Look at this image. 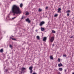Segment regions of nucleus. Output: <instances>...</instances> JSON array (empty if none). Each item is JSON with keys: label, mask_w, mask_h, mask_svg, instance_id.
<instances>
[{"label": "nucleus", "mask_w": 74, "mask_h": 74, "mask_svg": "<svg viewBox=\"0 0 74 74\" xmlns=\"http://www.w3.org/2000/svg\"><path fill=\"white\" fill-rule=\"evenodd\" d=\"M13 40H14V41H16V39L15 38H13Z\"/></svg>", "instance_id": "30"}, {"label": "nucleus", "mask_w": 74, "mask_h": 74, "mask_svg": "<svg viewBox=\"0 0 74 74\" xmlns=\"http://www.w3.org/2000/svg\"><path fill=\"white\" fill-rule=\"evenodd\" d=\"M54 40H55V37L54 36H52L50 39V41L51 42H53Z\"/></svg>", "instance_id": "2"}, {"label": "nucleus", "mask_w": 74, "mask_h": 74, "mask_svg": "<svg viewBox=\"0 0 74 74\" xmlns=\"http://www.w3.org/2000/svg\"><path fill=\"white\" fill-rule=\"evenodd\" d=\"M73 36L70 37V38H73Z\"/></svg>", "instance_id": "31"}, {"label": "nucleus", "mask_w": 74, "mask_h": 74, "mask_svg": "<svg viewBox=\"0 0 74 74\" xmlns=\"http://www.w3.org/2000/svg\"><path fill=\"white\" fill-rule=\"evenodd\" d=\"M21 71H24L26 70V68L24 67L21 68Z\"/></svg>", "instance_id": "4"}, {"label": "nucleus", "mask_w": 74, "mask_h": 74, "mask_svg": "<svg viewBox=\"0 0 74 74\" xmlns=\"http://www.w3.org/2000/svg\"><path fill=\"white\" fill-rule=\"evenodd\" d=\"M36 32H37V30H36Z\"/></svg>", "instance_id": "38"}, {"label": "nucleus", "mask_w": 74, "mask_h": 74, "mask_svg": "<svg viewBox=\"0 0 74 74\" xmlns=\"http://www.w3.org/2000/svg\"><path fill=\"white\" fill-rule=\"evenodd\" d=\"M45 24V22L44 21H41L40 22L39 25L40 26H42L43 25Z\"/></svg>", "instance_id": "3"}, {"label": "nucleus", "mask_w": 74, "mask_h": 74, "mask_svg": "<svg viewBox=\"0 0 74 74\" xmlns=\"http://www.w3.org/2000/svg\"><path fill=\"white\" fill-rule=\"evenodd\" d=\"M12 11L13 13H14L13 15H15V14H21V12L20 11L19 8L17 6L14 5L12 8Z\"/></svg>", "instance_id": "1"}, {"label": "nucleus", "mask_w": 74, "mask_h": 74, "mask_svg": "<svg viewBox=\"0 0 74 74\" xmlns=\"http://www.w3.org/2000/svg\"><path fill=\"white\" fill-rule=\"evenodd\" d=\"M10 40H13V38L11 37H10Z\"/></svg>", "instance_id": "28"}, {"label": "nucleus", "mask_w": 74, "mask_h": 74, "mask_svg": "<svg viewBox=\"0 0 74 74\" xmlns=\"http://www.w3.org/2000/svg\"><path fill=\"white\" fill-rule=\"evenodd\" d=\"M3 49H1L0 50V52H1V53H3Z\"/></svg>", "instance_id": "12"}, {"label": "nucleus", "mask_w": 74, "mask_h": 74, "mask_svg": "<svg viewBox=\"0 0 74 74\" xmlns=\"http://www.w3.org/2000/svg\"><path fill=\"white\" fill-rule=\"evenodd\" d=\"M29 20V19L28 18H27V19H26V22H28V21Z\"/></svg>", "instance_id": "24"}, {"label": "nucleus", "mask_w": 74, "mask_h": 74, "mask_svg": "<svg viewBox=\"0 0 74 74\" xmlns=\"http://www.w3.org/2000/svg\"><path fill=\"white\" fill-rule=\"evenodd\" d=\"M23 18H24V17L22 16V18H21V19H23Z\"/></svg>", "instance_id": "35"}, {"label": "nucleus", "mask_w": 74, "mask_h": 74, "mask_svg": "<svg viewBox=\"0 0 74 74\" xmlns=\"http://www.w3.org/2000/svg\"><path fill=\"white\" fill-rule=\"evenodd\" d=\"M63 66V65L61 63H60L58 64V67H61V66Z\"/></svg>", "instance_id": "9"}, {"label": "nucleus", "mask_w": 74, "mask_h": 74, "mask_svg": "<svg viewBox=\"0 0 74 74\" xmlns=\"http://www.w3.org/2000/svg\"><path fill=\"white\" fill-rule=\"evenodd\" d=\"M54 45H54V44H53V45H52L53 47H54Z\"/></svg>", "instance_id": "34"}, {"label": "nucleus", "mask_w": 74, "mask_h": 74, "mask_svg": "<svg viewBox=\"0 0 74 74\" xmlns=\"http://www.w3.org/2000/svg\"><path fill=\"white\" fill-rule=\"evenodd\" d=\"M49 58L51 60H53V57L52 56H51Z\"/></svg>", "instance_id": "8"}, {"label": "nucleus", "mask_w": 74, "mask_h": 74, "mask_svg": "<svg viewBox=\"0 0 74 74\" xmlns=\"http://www.w3.org/2000/svg\"><path fill=\"white\" fill-rule=\"evenodd\" d=\"M58 61L59 62H60V59L58 58Z\"/></svg>", "instance_id": "21"}, {"label": "nucleus", "mask_w": 74, "mask_h": 74, "mask_svg": "<svg viewBox=\"0 0 74 74\" xmlns=\"http://www.w3.org/2000/svg\"><path fill=\"white\" fill-rule=\"evenodd\" d=\"M10 48H12V46L11 45H10Z\"/></svg>", "instance_id": "27"}, {"label": "nucleus", "mask_w": 74, "mask_h": 74, "mask_svg": "<svg viewBox=\"0 0 74 74\" xmlns=\"http://www.w3.org/2000/svg\"><path fill=\"white\" fill-rule=\"evenodd\" d=\"M8 70L7 69H6L5 70V71L6 72V73H7V71H8Z\"/></svg>", "instance_id": "17"}, {"label": "nucleus", "mask_w": 74, "mask_h": 74, "mask_svg": "<svg viewBox=\"0 0 74 74\" xmlns=\"http://www.w3.org/2000/svg\"><path fill=\"white\" fill-rule=\"evenodd\" d=\"M64 72H65V73H66V69L64 70Z\"/></svg>", "instance_id": "37"}, {"label": "nucleus", "mask_w": 74, "mask_h": 74, "mask_svg": "<svg viewBox=\"0 0 74 74\" xmlns=\"http://www.w3.org/2000/svg\"><path fill=\"white\" fill-rule=\"evenodd\" d=\"M36 38L38 40H40V36H36Z\"/></svg>", "instance_id": "13"}, {"label": "nucleus", "mask_w": 74, "mask_h": 74, "mask_svg": "<svg viewBox=\"0 0 74 74\" xmlns=\"http://www.w3.org/2000/svg\"><path fill=\"white\" fill-rule=\"evenodd\" d=\"M58 16V14H56L54 15V17H57V16Z\"/></svg>", "instance_id": "16"}, {"label": "nucleus", "mask_w": 74, "mask_h": 74, "mask_svg": "<svg viewBox=\"0 0 74 74\" xmlns=\"http://www.w3.org/2000/svg\"><path fill=\"white\" fill-rule=\"evenodd\" d=\"M30 73L32 74L33 73V70H30Z\"/></svg>", "instance_id": "15"}, {"label": "nucleus", "mask_w": 74, "mask_h": 74, "mask_svg": "<svg viewBox=\"0 0 74 74\" xmlns=\"http://www.w3.org/2000/svg\"><path fill=\"white\" fill-rule=\"evenodd\" d=\"M59 71H62L63 70V68H59Z\"/></svg>", "instance_id": "10"}, {"label": "nucleus", "mask_w": 74, "mask_h": 74, "mask_svg": "<svg viewBox=\"0 0 74 74\" xmlns=\"http://www.w3.org/2000/svg\"><path fill=\"white\" fill-rule=\"evenodd\" d=\"M69 15H70V14H69V13L67 14V16H69Z\"/></svg>", "instance_id": "29"}, {"label": "nucleus", "mask_w": 74, "mask_h": 74, "mask_svg": "<svg viewBox=\"0 0 74 74\" xmlns=\"http://www.w3.org/2000/svg\"><path fill=\"white\" fill-rule=\"evenodd\" d=\"M58 74H62L61 73H60V72H59L58 73Z\"/></svg>", "instance_id": "33"}, {"label": "nucleus", "mask_w": 74, "mask_h": 74, "mask_svg": "<svg viewBox=\"0 0 74 74\" xmlns=\"http://www.w3.org/2000/svg\"><path fill=\"white\" fill-rule=\"evenodd\" d=\"M32 74H37L36 73H32Z\"/></svg>", "instance_id": "36"}, {"label": "nucleus", "mask_w": 74, "mask_h": 74, "mask_svg": "<svg viewBox=\"0 0 74 74\" xmlns=\"http://www.w3.org/2000/svg\"><path fill=\"white\" fill-rule=\"evenodd\" d=\"M48 8V7H46V10H47Z\"/></svg>", "instance_id": "32"}, {"label": "nucleus", "mask_w": 74, "mask_h": 74, "mask_svg": "<svg viewBox=\"0 0 74 74\" xmlns=\"http://www.w3.org/2000/svg\"><path fill=\"white\" fill-rule=\"evenodd\" d=\"M42 11V10L40 8L39 9L38 11L39 12H41Z\"/></svg>", "instance_id": "19"}, {"label": "nucleus", "mask_w": 74, "mask_h": 74, "mask_svg": "<svg viewBox=\"0 0 74 74\" xmlns=\"http://www.w3.org/2000/svg\"><path fill=\"white\" fill-rule=\"evenodd\" d=\"M61 8H59L58 9V11L57 12H58V13H60L61 12Z\"/></svg>", "instance_id": "5"}, {"label": "nucleus", "mask_w": 74, "mask_h": 74, "mask_svg": "<svg viewBox=\"0 0 74 74\" xmlns=\"http://www.w3.org/2000/svg\"><path fill=\"white\" fill-rule=\"evenodd\" d=\"M16 16V17H14V18H12V19H15V18H16V17H17V16Z\"/></svg>", "instance_id": "22"}, {"label": "nucleus", "mask_w": 74, "mask_h": 74, "mask_svg": "<svg viewBox=\"0 0 74 74\" xmlns=\"http://www.w3.org/2000/svg\"><path fill=\"white\" fill-rule=\"evenodd\" d=\"M47 40V37H44L43 38V41H45Z\"/></svg>", "instance_id": "6"}, {"label": "nucleus", "mask_w": 74, "mask_h": 74, "mask_svg": "<svg viewBox=\"0 0 74 74\" xmlns=\"http://www.w3.org/2000/svg\"><path fill=\"white\" fill-rule=\"evenodd\" d=\"M29 70H32L33 69V66H30L29 68Z\"/></svg>", "instance_id": "11"}, {"label": "nucleus", "mask_w": 74, "mask_h": 74, "mask_svg": "<svg viewBox=\"0 0 74 74\" xmlns=\"http://www.w3.org/2000/svg\"><path fill=\"white\" fill-rule=\"evenodd\" d=\"M22 6H23V4H22V3H21L20 5V7H21V8H22Z\"/></svg>", "instance_id": "14"}, {"label": "nucleus", "mask_w": 74, "mask_h": 74, "mask_svg": "<svg viewBox=\"0 0 74 74\" xmlns=\"http://www.w3.org/2000/svg\"><path fill=\"white\" fill-rule=\"evenodd\" d=\"M63 57H66V54H64L63 55Z\"/></svg>", "instance_id": "25"}, {"label": "nucleus", "mask_w": 74, "mask_h": 74, "mask_svg": "<svg viewBox=\"0 0 74 74\" xmlns=\"http://www.w3.org/2000/svg\"><path fill=\"white\" fill-rule=\"evenodd\" d=\"M40 29H41V31L42 32L44 31V30H45V29L44 28L41 27Z\"/></svg>", "instance_id": "7"}, {"label": "nucleus", "mask_w": 74, "mask_h": 74, "mask_svg": "<svg viewBox=\"0 0 74 74\" xmlns=\"http://www.w3.org/2000/svg\"><path fill=\"white\" fill-rule=\"evenodd\" d=\"M27 22H28L29 23H30V22H31L30 21V20H29Z\"/></svg>", "instance_id": "26"}, {"label": "nucleus", "mask_w": 74, "mask_h": 74, "mask_svg": "<svg viewBox=\"0 0 74 74\" xmlns=\"http://www.w3.org/2000/svg\"><path fill=\"white\" fill-rule=\"evenodd\" d=\"M12 36V37H13V36Z\"/></svg>", "instance_id": "39"}, {"label": "nucleus", "mask_w": 74, "mask_h": 74, "mask_svg": "<svg viewBox=\"0 0 74 74\" xmlns=\"http://www.w3.org/2000/svg\"><path fill=\"white\" fill-rule=\"evenodd\" d=\"M66 12L67 13H70V10H68L66 11Z\"/></svg>", "instance_id": "18"}, {"label": "nucleus", "mask_w": 74, "mask_h": 74, "mask_svg": "<svg viewBox=\"0 0 74 74\" xmlns=\"http://www.w3.org/2000/svg\"><path fill=\"white\" fill-rule=\"evenodd\" d=\"M52 33H55L56 32L55 31L53 30L52 31Z\"/></svg>", "instance_id": "23"}, {"label": "nucleus", "mask_w": 74, "mask_h": 74, "mask_svg": "<svg viewBox=\"0 0 74 74\" xmlns=\"http://www.w3.org/2000/svg\"><path fill=\"white\" fill-rule=\"evenodd\" d=\"M29 13L28 12H27L26 13L25 15H29Z\"/></svg>", "instance_id": "20"}]
</instances>
